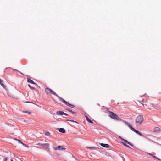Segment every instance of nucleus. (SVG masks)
<instances>
[{"label":"nucleus","instance_id":"nucleus-26","mask_svg":"<svg viewBox=\"0 0 161 161\" xmlns=\"http://www.w3.org/2000/svg\"><path fill=\"white\" fill-rule=\"evenodd\" d=\"M64 115L66 116H68V114L66 113H64Z\"/></svg>","mask_w":161,"mask_h":161},{"label":"nucleus","instance_id":"nucleus-32","mask_svg":"<svg viewBox=\"0 0 161 161\" xmlns=\"http://www.w3.org/2000/svg\"><path fill=\"white\" fill-rule=\"evenodd\" d=\"M0 156H1V157H3V156H2L1 155Z\"/></svg>","mask_w":161,"mask_h":161},{"label":"nucleus","instance_id":"nucleus-4","mask_svg":"<svg viewBox=\"0 0 161 161\" xmlns=\"http://www.w3.org/2000/svg\"><path fill=\"white\" fill-rule=\"evenodd\" d=\"M45 92L47 95L51 94L54 95H56V94L54 91L48 88H47L45 89Z\"/></svg>","mask_w":161,"mask_h":161},{"label":"nucleus","instance_id":"nucleus-28","mask_svg":"<svg viewBox=\"0 0 161 161\" xmlns=\"http://www.w3.org/2000/svg\"><path fill=\"white\" fill-rule=\"evenodd\" d=\"M23 146H24L25 144L24 143L22 142H21V143Z\"/></svg>","mask_w":161,"mask_h":161},{"label":"nucleus","instance_id":"nucleus-20","mask_svg":"<svg viewBox=\"0 0 161 161\" xmlns=\"http://www.w3.org/2000/svg\"><path fill=\"white\" fill-rule=\"evenodd\" d=\"M152 157H153L154 158H156V159H158V160H160V159H159V158H157L156 157V156H155L153 155Z\"/></svg>","mask_w":161,"mask_h":161},{"label":"nucleus","instance_id":"nucleus-23","mask_svg":"<svg viewBox=\"0 0 161 161\" xmlns=\"http://www.w3.org/2000/svg\"><path fill=\"white\" fill-rule=\"evenodd\" d=\"M49 132H47L45 133V135L46 136H48L49 135Z\"/></svg>","mask_w":161,"mask_h":161},{"label":"nucleus","instance_id":"nucleus-22","mask_svg":"<svg viewBox=\"0 0 161 161\" xmlns=\"http://www.w3.org/2000/svg\"><path fill=\"white\" fill-rule=\"evenodd\" d=\"M8 159V158L6 157L4 158L3 161H7Z\"/></svg>","mask_w":161,"mask_h":161},{"label":"nucleus","instance_id":"nucleus-9","mask_svg":"<svg viewBox=\"0 0 161 161\" xmlns=\"http://www.w3.org/2000/svg\"><path fill=\"white\" fill-rule=\"evenodd\" d=\"M160 129L159 127H156L154 129L153 131L155 132L158 133L160 132Z\"/></svg>","mask_w":161,"mask_h":161},{"label":"nucleus","instance_id":"nucleus-10","mask_svg":"<svg viewBox=\"0 0 161 161\" xmlns=\"http://www.w3.org/2000/svg\"><path fill=\"white\" fill-rule=\"evenodd\" d=\"M100 145L104 147L108 148L109 147V145L107 144L100 143Z\"/></svg>","mask_w":161,"mask_h":161},{"label":"nucleus","instance_id":"nucleus-3","mask_svg":"<svg viewBox=\"0 0 161 161\" xmlns=\"http://www.w3.org/2000/svg\"><path fill=\"white\" fill-rule=\"evenodd\" d=\"M135 121L136 123L138 124H141L143 121V116L141 115L137 116L136 119Z\"/></svg>","mask_w":161,"mask_h":161},{"label":"nucleus","instance_id":"nucleus-24","mask_svg":"<svg viewBox=\"0 0 161 161\" xmlns=\"http://www.w3.org/2000/svg\"><path fill=\"white\" fill-rule=\"evenodd\" d=\"M147 154H149V155H151V156H153V155L152 154L149 153H148V152H147Z\"/></svg>","mask_w":161,"mask_h":161},{"label":"nucleus","instance_id":"nucleus-29","mask_svg":"<svg viewBox=\"0 0 161 161\" xmlns=\"http://www.w3.org/2000/svg\"><path fill=\"white\" fill-rule=\"evenodd\" d=\"M126 147H129V148H130V146H128V145H127V146Z\"/></svg>","mask_w":161,"mask_h":161},{"label":"nucleus","instance_id":"nucleus-27","mask_svg":"<svg viewBox=\"0 0 161 161\" xmlns=\"http://www.w3.org/2000/svg\"><path fill=\"white\" fill-rule=\"evenodd\" d=\"M24 146H25V147H28V146L27 145H26V144H25Z\"/></svg>","mask_w":161,"mask_h":161},{"label":"nucleus","instance_id":"nucleus-25","mask_svg":"<svg viewBox=\"0 0 161 161\" xmlns=\"http://www.w3.org/2000/svg\"><path fill=\"white\" fill-rule=\"evenodd\" d=\"M16 140H17L19 142H20V143H21V142H22L20 140H19L16 139Z\"/></svg>","mask_w":161,"mask_h":161},{"label":"nucleus","instance_id":"nucleus-16","mask_svg":"<svg viewBox=\"0 0 161 161\" xmlns=\"http://www.w3.org/2000/svg\"><path fill=\"white\" fill-rule=\"evenodd\" d=\"M23 113H27L28 114H31V112L30 111H23Z\"/></svg>","mask_w":161,"mask_h":161},{"label":"nucleus","instance_id":"nucleus-5","mask_svg":"<svg viewBox=\"0 0 161 161\" xmlns=\"http://www.w3.org/2000/svg\"><path fill=\"white\" fill-rule=\"evenodd\" d=\"M60 100L63 103L69 106V107H71V108H74V106L73 105H72V104H70L67 102H66L65 100H64L63 98H60Z\"/></svg>","mask_w":161,"mask_h":161},{"label":"nucleus","instance_id":"nucleus-7","mask_svg":"<svg viewBox=\"0 0 161 161\" xmlns=\"http://www.w3.org/2000/svg\"><path fill=\"white\" fill-rule=\"evenodd\" d=\"M37 145H39L40 146H42L46 149H48L49 145L48 143H45V144L39 143L38 144H37Z\"/></svg>","mask_w":161,"mask_h":161},{"label":"nucleus","instance_id":"nucleus-8","mask_svg":"<svg viewBox=\"0 0 161 161\" xmlns=\"http://www.w3.org/2000/svg\"><path fill=\"white\" fill-rule=\"evenodd\" d=\"M119 139H121V140H122L123 141H124L125 143H126L130 145L131 146H133V145L131 144L130 142H128L127 140H126L125 139H123V138H122L120 136H119Z\"/></svg>","mask_w":161,"mask_h":161},{"label":"nucleus","instance_id":"nucleus-14","mask_svg":"<svg viewBox=\"0 0 161 161\" xmlns=\"http://www.w3.org/2000/svg\"><path fill=\"white\" fill-rule=\"evenodd\" d=\"M86 148H87V149H89L91 150H95L96 149V147H86Z\"/></svg>","mask_w":161,"mask_h":161},{"label":"nucleus","instance_id":"nucleus-31","mask_svg":"<svg viewBox=\"0 0 161 161\" xmlns=\"http://www.w3.org/2000/svg\"><path fill=\"white\" fill-rule=\"evenodd\" d=\"M85 116V117H86V118H87V117H88L86 115Z\"/></svg>","mask_w":161,"mask_h":161},{"label":"nucleus","instance_id":"nucleus-15","mask_svg":"<svg viewBox=\"0 0 161 161\" xmlns=\"http://www.w3.org/2000/svg\"><path fill=\"white\" fill-rule=\"evenodd\" d=\"M86 120L87 121H88L90 123H93L92 121L91 120H90L88 117H87Z\"/></svg>","mask_w":161,"mask_h":161},{"label":"nucleus","instance_id":"nucleus-30","mask_svg":"<svg viewBox=\"0 0 161 161\" xmlns=\"http://www.w3.org/2000/svg\"><path fill=\"white\" fill-rule=\"evenodd\" d=\"M25 103H30V102H29L26 101V102H25Z\"/></svg>","mask_w":161,"mask_h":161},{"label":"nucleus","instance_id":"nucleus-19","mask_svg":"<svg viewBox=\"0 0 161 161\" xmlns=\"http://www.w3.org/2000/svg\"><path fill=\"white\" fill-rule=\"evenodd\" d=\"M66 121H71V122H75V123H78L76 121H74L73 120H72L67 119L66 120Z\"/></svg>","mask_w":161,"mask_h":161},{"label":"nucleus","instance_id":"nucleus-18","mask_svg":"<svg viewBox=\"0 0 161 161\" xmlns=\"http://www.w3.org/2000/svg\"><path fill=\"white\" fill-rule=\"evenodd\" d=\"M28 86L29 87V88L31 89V90H34L35 89V88L33 87H31L30 85H28Z\"/></svg>","mask_w":161,"mask_h":161},{"label":"nucleus","instance_id":"nucleus-13","mask_svg":"<svg viewBox=\"0 0 161 161\" xmlns=\"http://www.w3.org/2000/svg\"><path fill=\"white\" fill-rule=\"evenodd\" d=\"M59 131L60 132L62 133H65V130L63 128H61L59 129Z\"/></svg>","mask_w":161,"mask_h":161},{"label":"nucleus","instance_id":"nucleus-21","mask_svg":"<svg viewBox=\"0 0 161 161\" xmlns=\"http://www.w3.org/2000/svg\"><path fill=\"white\" fill-rule=\"evenodd\" d=\"M121 143L122 144L125 146H126L127 145L126 144H125V143H124V142H121Z\"/></svg>","mask_w":161,"mask_h":161},{"label":"nucleus","instance_id":"nucleus-1","mask_svg":"<svg viewBox=\"0 0 161 161\" xmlns=\"http://www.w3.org/2000/svg\"><path fill=\"white\" fill-rule=\"evenodd\" d=\"M107 112L109 116L111 118L117 120H120L118 116L113 112L108 111Z\"/></svg>","mask_w":161,"mask_h":161},{"label":"nucleus","instance_id":"nucleus-12","mask_svg":"<svg viewBox=\"0 0 161 161\" xmlns=\"http://www.w3.org/2000/svg\"><path fill=\"white\" fill-rule=\"evenodd\" d=\"M27 81L28 82L30 83H31V84H36L33 81H32V80H31L30 78H29L28 77L27 78Z\"/></svg>","mask_w":161,"mask_h":161},{"label":"nucleus","instance_id":"nucleus-6","mask_svg":"<svg viewBox=\"0 0 161 161\" xmlns=\"http://www.w3.org/2000/svg\"><path fill=\"white\" fill-rule=\"evenodd\" d=\"M54 149L55 150H65L66 149L65 148H63L62 146H60L55 147H54Z\"/></svg>","mask_w":161,"mask_h":161},{"label":"nucleus","instance_id":"nucleus-17","mask_svg":"<svg viewBox=\"0 0 161 161\" xmlns=\"http://www.w3.org/2000/svg\"><path fill=\"white\" fill-rule=\"evenodd\" d=\"M67 110L71 112L72 114H76L75 112H74L72 111L71 110H70L69 109H67Z\"/></svg>","mask_w":161,"mask_h":161},{"label":"nucleus","instance_id":"nucleus-11","mask_svg":"<svg viewBox=\"0 0 161 161\" xmlns=\"http://www.w3.org/2000/svg\"><path fill=\"white\" fill-rule=\"evenodd\" d=\"M57 114L58 115H63L64 114V113L63 111H58L57 112Z\"/></svg>","mask_w":161,"mask_h":161},{"label":"nucleus","instance_id":"nucleus-2","mask_svg":"<svg viewBox=\"0 0 161 161\" xmlns=\"http://www.w3.org/2000/svg\"><path fill=\"white\" fill-rule=\"evenodd\" d=\"M125 123L126 125H127L128 126L129 128L130 129L133 131L136 132V133L139 135L140 136H143L142 134H141L140 132L133 128L129 123L128 122H125Z\"/></svg>","mask_w":161,"mask_h":161}]
</instances>
